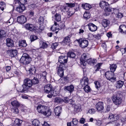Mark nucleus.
<instances>
[{"instance_id": "nucleus-1", "label": "nucleus", "mask_w": 126, "mask_h": 126, "mask_svg": "<svg viewBox=\"0 0 126 126\" xmlns=\"http://www.w3.org/2000/svg\"><path fill=\"white\" fill-rule=\"evenodd\" d=\"M32 61L31 58L26 53H24L20 59V62L23 64L26 65L30 63Z\"/></svg>"}, {"instance_id": "nucleus-2", "label": "nucleus", "mask_w": 126, "mask_h": 126, "mask_svg": "<svg viewBox=\"0 0 126 126\" xmlns=\"http://www.w3.org/2000/svg\"><path fill=\"white\" fill-rule=\"evenodd\" d=\"M105 75L107 79L110 82H114L116 81V77L114 73L108 71L105 73Z\"/></svg>"}, {"instance_id": "nucleus-3", "label": "nucleus", "mask_w": 126, "mask_h": 126, "mask_svg": "<svg viewBox=\"0 0 126 126\" xmlns=\"http://www.w3.org/2000/svg\"><path fill=\"white\" fill-rule=\"evenodd\" d=\"M90 58L89 55L87 54L84 53L83 54L80 59V63L81 64L84 66L86 65L85 63L86 61L87 62L88 60Z\"/></svg>"}, {"instance_id": "nucleus-4", "label": "nucleus", "mask_w": 126, "mask_h": 126, "mask_svg": "<svg viewBox=\"0 0 126 126\" xmlns=\"http://www.w3.org/2000/svg\"><path fill=\"white\" fill-rule=\"evenodd\" d=\"M79 43V46L82 48L87 47L88 44V40L83 38L80 39L76 40Z\"/></svg>"}, {"instance_id": "nucleus-5", "label": "nucleus", "mask_w": 126, "mask_h": 126, "mask_svg": "<svg viewBox=\"0 0 126 126\" xmlns=\"http://www.w3.org/2000/svg\"><path fill=\"white\" fill-rule=\"evenodd\" d=\"M23 84L25 89L27 90L29 89L32 85L31 80L28 78L25 79L24 80Z\"/></svg>"}, {"instance_id": "nucleus-6", "label": "nucleus", "mask_w": 126, "mask_h": 126, "mask_svg": "<svg viewBox=\"0 0 126 126\" xmlns=\"http://www.w3.org/2000/svg\"><path fill=\"white\" fill-rule=\"evenodd\" d=\"M112 100L113 103L116 105L119 106L120 104L122 102V99L115 95L112 96Z\"/></svg>"}, {"instance_id": "nucleus-7", "label": "nucleus", "mask_w": 126, "mask_h": 126, "mask_svg": "<svg viewBox=\"0 0 126 126\" xmlns=\"http://www.w3.org/2000/svg\"><path fill=\"white\" fill-rule=\"evenodd\" d=\"M44 91L46 93L49 94L50 92L54 91L53 89L52 85L50 84H48L44 86Z\"/></svg>"}, {"instance_id": "nucleus-8", "label": "nucleus", "mask_w": 126, "mask_h": 126, "mask_svg": "<svg viewBox=\"0 0 126 126\" xmlns=\"http://www.w3.org/2000/svg\"><path fill=\"white\" fill-rule=\"evenodd\" d=\"M96 110L99 111L103 112L104 109L103 103L101 102H99L95 105Z\"/></svg>"}, {"instance_id": "nucleus-9", "label": "nucleus", "mask_w": 126, "mask_h": 126, "mask_svg": "<svg viewBox=\"0 0 126 126\" xmlns=\"http://www.w3.org/2000/svg\"><path fill=\"white\" fill-rule=\"evenodd\" d=\"M25 27L26 29L30 31H34L35 29L34 25L31 24L27 23L25 25Z\"/></svg>"}, {"instance_id": "nucleus-10", "label": "nucleus", "mask_w": 126, "mask_h": 126, "mask_svg": "<svg viewBox=\"0 0 126 126\" xmlns=\"http://www.w3.org/2000/svg\"><path fill=\"white\" fill-rule=\"evenodd\" d=\"M11 120L12 121L14 122V126H21V123L22 122V120L19 119H16V118H12Z\"/></svg>"}, {"instance_id": "nucleus-11", "label": "nucleus", "mask_w": 126, "mask_h": 126, "mask_svg": "<svg viewBox=\"0 0 126 126\" xmlns=\"http://www.w3.org/2000/svg\"><path fill=\"white\" fill-rule=\"evenodd\" d=\"M19 5V6L16 7V9L18 12L20 13L22 12L25 10L26 7L24 4H17V5Z\"/></svg>"}, {"instance_id": "nucleus-12", "label": "nucleus", "mask_w": 126, "mask_h": 126, "mask_svg": "<svg viewBox=\"0 0 126 126\" xmlns=\"http://www.w3.org/2000/svg\"><path fill=\"white\" fill-rule=\"evenodd\" d=\"M17 21L19 23L23 24L26 22V18L23 15L18 16L17 17Z\"/></svg>"}, {"instance_id": "nucleus-13", "label": "nucleus", "mask_w": 126, "mask_h": 126, "mask_svg": "<svg viewBox=\"0 0 126 126\" xmlns=\"http://www.w3.org/2000/svg\"><path fill=\"white\" fill-rule=\"evenodd\" d=\"M68 57L61 56L59 57V62L61 64H64L67 63Z\"/></svg>"}, {"instance_id": "nucleus-14", "label": "nucleus", "mask_w": 126, "mask_h": 126, "mask_svg": "<svg viewBox=\"0 0 126 126\" xmlns=\"http://www.w3.org/2000/svg\"><path fill=\"white\" fill-rule=\"evenodd\" d=\"M74 86L72 84L69 86H65L63 88V89L65 91H68L70 93L74 90Z\"/></svg>"}, {"instance_id": "nucleus-15", "label": "nucleus", "mask_w": 126, "mask_h": 126, "mask_svg": "<svg viewBox=\"0 0 126 126\" xmlns=\"http://www.w3.org/2000/svg\"><path fill=\"white\" fill-rule=\"evenodd\" d=\"M46 108V106H42L41 105H39L37 107V110L39 113H41L43 114Z\"/></svg>"}, {"instance_id": "nucleus-16", "label": "nucleus", "mask_w": 126, "mask_h": 126, "mask_svg": "<svg viewBox=\"0 0 126 126\" xmlns=\"http://www.w3.org/2000/svg\"><path fill=\"white\" fill-rule=\"evenodd\" d=\"M16 90L18 92L21 93H26L28 91L27 90L24 88L23 84L22 86H18L16 89Z\"/></svg>"}, {"instance_id": "nucleus-17", "label": "nucleus", "mask_w": 126, "mask_h": 126, "mask_svg": "<svg viewBox=\"0 0 126 126\" xmlns=\"http://www.w3.org/2000/svg\"><path fill=\"white\" fill-rule=\"evenodd\" d=\"M88 78L86 77H84L80 80V83L82 86H84L88 84Z\"/></svg>"}, {"instance_id": "nucleus-18", "label": "nucleus", "mask_w": 126, "mask_h": 126, "mask_svg": "<svg viewBox=\"0 0 126 126\" xmlns=\"http://www.w3.org/2000/svg\"><path fill=\"white\" fill-rule=\"evenodd\" d=\"M89 29L92 32L96 31L97 29V27L94 24L90 23L88 25Z\"/></svg>"}, {"instance_id": "nucleus-19", "label": "nucleus", "mask_w": 126, "mask_h": 126, "mask_svg": "<svg viewBox=\"0 0 126 126\" xmlns=\"http://www.w3.org/2000/svg\"><path fill=\"white\" fill-rule=\"evenodd\" d=\"M51 114V110L49 108L46 107V108L45 109L43 114L44 115L48 116L50 115Z\"/></svg>"}, {"instance_id": "nucleus-20", "label": "nucleus", "mask_w": 126, "mask_h": 126, "mask_svg": "<svg viewBox=\"0 0 126 126\" xmlns=\"http://www.w3.org/2000/svg\"><path fill=\"white\" fill-rule=\"evenodd\" d=\"M119 30L122 33L126 34V26L124 25H121L119 27Z\"/></svg>"}, {"instance_id": "nucleus-21", "label": "nucleus", "mask_w": 126, "mask_h": 126, "mask_svg": "<svg viewBox=\"0 0 126 126\" xmlns=\"http://www.w3.org/2000/svg\"><path fill=\"white\" fill-rule=\"evenodd\" d=\"M6 45L9 47H11L14 46L13 41L10 38H7L6 40Z\"/></svg>"}, {"instance_id": "nucleus-22", "label": "nucleus", "mask_w": 126, "mask_h": 126, "mask_svg": "<svg viewBox=\"0 0 126 126\" xmlns=\"http://www.w3.org/2000/svg\"><path fill=\"white\" fill-rule=\"evenodd\" d=\"M61 108L60 106L57 107L55 108L54 110L56 115L59 116L61 112Z\"/></svg>"}, {"instance_id": "nucleus-23", "label": "nucleus", "mask_w": 126, "mask_h": 126, "mask_svg": "<svg viewBox=\"0 0 126 126\" xmlns=\"http://www.w3.org/2000/svg\"><path fill=\"white\" fill-rule=\"evenodd\" d=\"M97 60L96 59L90 58L87 61L88 63L91 65H93L97 63Z\"/></svg>"}, {"instance_id": "nucleus-24", "label": "nucleus", "mask_w": 126, "mask_h": 126, "mask_svg": "<svg viewBox=\"0 0 126 126\" xmlns=\"http://www.w3.org/2000/svg\"><path fill=\"white\" fill-rule=\"evenodd\" d=\"M110 23V22L109 20L106 19H104L102 21V24L103 26L105 28L109 26Z\"/></svg>"}, {"instance_id": "nucleus-25", "label": "nucleus", "mask_w": 126, "mask_h": 126, "mask_svg": "<svg viewBox=\"0 0 126 126\" xmlns=\"http://www.w3.org/2000/svg\"><path fill=\"white\" fill-rule=\"evenodd\" d=\"M10 53V56L12 57H14L17 55V52L16 49H11L9 50Z\"/></svg>"}, {"instance_id": "nucleus-26", "label": "nucleus", "mask_w": 126, "mask_h": 126, "mask_svg": "<svg viewBox=\"0 0 126 126\" xmlns=\"http://www.w3.org/2000/svg\"><path fill=\"white\" fill-rule=\"evenodd\" d=\"M100 6L102 8H104V7L105 8L108 6H109V4L108 2L104 1H101L99 4Z\"/></svg>"}, {"instance_id": "nucleus-27", "label": "nucleus", "mask_w": 126, "mask_h": 126, "mask_svg": "<svg viewBox=\"0 0 126 126\" xmlns=\"http://www.w3.org/2000/svg\"><path fill=\"white\" fill-rule=\"evenodd\" d=\"M124 84V82L122 80H119L117 81L116 84V86L117 88H121Z\"/></svg>"}, {"instance_id": "nucleus-28", "label": "nucleus", "mask_w": 126, "mask_h": 126, "mask_svg": "<svg viewBox=\"0 0 126 126\" xmlns=\"http://www.w3.org/2000/svg\"><path fill=\"white\" fill-rule=\"evenodd\" d=\"M81 6L84 9L87 10H89L92 7L91 5L86 3L85 4H82Z\"/></svg>"}, {"instance_id": "nucleus-29", "label": "nucleus", "mask_w": 126, "mask_h": 126, "mask_svg": "<svg viewBox=\"0 0 126 126\" xmlns=\"http://www.w3.org/2000/svg\"><path fill=\"white\" fill-rule=\"evenodd\" d=\"M27 2V0H16L14 1L15 5L16 6H17V4H24L23 3H26Z\"/></svg>"}, {"instance_id": "nucleus-30", "label": "nucleus", "mask_w": 126, "mask_h": 126, "mask_svg": "<svg viewBox=\"0 0 126 126\" xmlns=\"http://www.w3.org/2000/svg\"><path fill=\"white\" fill-rule=\"evenodd\" d=\"M110 71L114 73L117 68V65L115 64H113L111 65L110 64Z\"/></svg>"}, {"instance_id": "nucleus-31", "label": "nucleus", "mask_w": 126, "mask_h": 126, "mask_svg": "<svg viewBox=\"0 0 126 126\" xmlns=\"http://www.w3.org/2000/svg\"><path fill=\"white\" fill-rule=\"evenodd\" d=\"M102 63H98L94 67V70L95 71L94 73H95L97 71L99 70L100 68V67L102 65Z\"/></svg>"}, {"instance_id": "nucleus-32", "label": "nucleus", "mask_w": 126, "mask_h": 126, "mask_svg": "<svg viewBox=\"0 0 126 126\" xmlns=\"http://www.w3.org/2000/svg\"><path fill=\"white\" fill-rule=\"evenodd\" d=\"M11 104L14 107H17L19 106V104L18 101L16 100L13 101Z\"/></svg>"}, {"instance_id": "nucleus-33", "label": "nucleus", "mask_w": 126, "mask_h": 126, "mask_svg": "<svg viewBox=\"0 0 126 126\" xmlns=\"http://www.w3.org/2000/svg\"><path fill=\"white\" fill-rule=\"evenodd\" d=\"M54 101L57 103H61L63 102V99L59 97H56L54 98Z\"/></svg>"}, {"instance_id": "nucleus-34", "label": "nucleus", "mask_w": 126, "mask_h": 126, "mask_svg": "<svg viewBox=\"0 0 126 126\" xmlns=\"http://www.w3.org/2000/svg\"><path fill=\"white\" fill-rule=\"evenodd\" d=\"M6 35V33L5 30L3 29H1L0 30V39L5 37Z\"/></svg>"}, {"instance_id": "nucleus-35", "label": "nucleus", "mask_w": 126, "mask_h": 126, "mask_svg": "<svg viewBox=\"0 0 126 126\" xmlns=\"http://www.w3.org/2000/svg\"><path fill=\"white\" fill-rule=\"evenodd\" d=\"M19 46H22L23 47H25L27 45L26 41L25 40H22L19 42Z\"/></svg>"}, {"instance_id": "nucleus-36", "label": "nucleus", "mask_w": 126, "mask_h": 126, "mask_svg": "<svg viewBox=\"0 0 126 126\" xmlns=\"http://www.w3.org/2000/svg\"><path fill=\"white\" fill-rule=\"evenodd\" d=\"M6 4L4 2L1 1L0 2V9L3 11L4 9L6 8Z\"/></svg>"}, {"instance_id": "nucleus-37", "label": "nucleus", "mask_w": 126, "mask_h": 126, "mask_svg": "<svg viewBox=\"0 0 126 126\" xmlns=\"http://www.w3.org/2000/svg\"><path fill=\"white\" fill-rule=\"evenodd\" d=\"M70 42V38L68 36H67L65 38L63 39V42L66 45L69 43Z\"/></svg>"}, {"instance_id": "nucleus-38", "label": "nucleus", "mask_w": 126, "mask_h": 126, "mask_svg": "<svg viewBox=\"0 0 126 126\" xmlns=\"http://www.w3.org/2000/svg\"><path fill=\"white\" fill-rule=\"evenodd\" d=\"M32 124L35 126H39L40 123L37 119H35L32 122Z\"/></svg>"}, {"instance_id": "nucleus-39", "label": "nucleus", "mask_w": 126, "mask_h": 126, "mask_svg": "<svg viewBox=\"0 0 126 126\" xmlns=\"http://www.w3.org/2000/svg\"><path fill=\"white\" fill-rule=\"evenodd\" d=\"M69 8L68 6H65L61 8V11L64 12H67L69 11Z\"/></svg>"}, {"instance_id": "nucleus-40", "label": "nucleus", "mask_w": 126, "mask_h": 126, "mask_svg": "<svg viewBox=\"0 0 126 126\" xmlns=\"http://www.w3.org/2000/svg\"><path fill=\"white\" fill-rule=\"evenodd\" d=\"M58 74L59 76L60 77L63 76L64 75V72L63 69H58Z\"/></svg>"}, {"instance_id": "nucleus-41", "label": "nucleus", "mask_w": 126, "mask_h": 126, "mask_svg": "<svg viewBox=\"0 0 126 126\" xmlns=\"http://www.w3.org/2000/svg\"><path fill=\"white\" fill-rule=\"evenodd\" d=\"M47 75V73L46 71H44L42 73L41 75L42 78L44 79V81L45 82H46L47 81L46 79V75Z\"/></svg>"}, {"instance_id": "nucleus-42", "label": "nucleus", "mask_w": 126, "mask_h": 126, "mask_svg": "<svg viewBox=\"0 0 126 126\" xmlns=\"http://www.w3.org/2000/svg\"><path fill=\"white\" fill-rule=\"evenodd\" d=\"M50 94L49 93L47 95V96L49 98H51L53 96H55L57 95V94L54 91L50 92Z\"/></svg>"}, {"instance_id": "nucleus-43", "label": "nucleus", "mask_w": 126, "mask_h": 126, "mask_svg": "<svg viewBox=\"0 0 126 126\" xmlns=\"http://www.w3.org/2000/svg\"><path fill=\"white\" fill-rule=\"evenodd\" d=\"M81 106L79 104L75 105L74 106V110L77 112L80 111Z\"/></svg>"}, {"instance_id": "nucleus-44", "label": "nucleus", "mask_w": 126, "mask_h": 126, "mask_svg": "<svg viewBox=\"0 0 126 126\" xmlns=\"http://www.w3.org/2000/svg\"><path fill=\"white\" fill-rule=\"evenodd\" d=\"M83 16L84 19H88L90 17V14L89 13L85 12L83 14Z\"/></svg>"}, {"instance_id": "nucleus-45", "label": "nucleus", "mask_w": 126, "mask_h": 126, "mask_svg": "<svg viewBox=\"0 0 126 126\" xmlns=\"http://www.w3.org/2000/svg\"><path fill=\"white\" fill-rule=\"evenodd\" d=\"M55 20L57 21H59L61 20V15L59 14L56 13L55 15Z\"/></svg>"}, {"instance_id": "nucleus-46", "label": "nucleus", "mask_w": 126, "mask_h": 126, "mask_svg": "<svg viewBox=\"0 0 126 126\" xmlns=\"http://www.w3.org/2000/svg\"><path fill=\"white\" fill-rule=\"evenodd\" d=\"M83 89L84 91L87 93L89 92L91 90L90 87L88 85L85 86L83 88Z\"/></svg>"}, {"instance_id": "nucleus-47", "label": "nucleus", "mask_w": 126, "mask_h": 126, "mask_svg": "<svg viewBox=\"0 0 126 126\" xmlns=\"http://www.w3.org/2000/svg\"><path fill=\"white\" fill-rule=\"evenodd\" d=\"M68 56L72 58H74L76 56V54L73 52H70L68 53Z\"/></svg>"}, {"instance_id": "nucleus-48", "label": "nucleus", "mask_w": 126, "mask_h": 126, "mask_svg": "<svg viewBox=\"0 0 126 126\" xmlns=\"http://www.w3.org/2000/svg\"><path fill=\"white\" fill-rule=\"evenodd\" d=\"M32 84H38L39 82V80L37 78L34 77L33 79L31 80Z\"/></svg>"}, {"instance_id": "nucleus-49", "label": "nucleus", "mask_w": 126, "mask_h": 126, "mask_svg": "<svg viewBox=\"0 0 126 126\" xmlns=\"http://www.w3.org/2000/svg\"><path fill=\"white\" fill-rule=\"evenodd\" d=\"M44 18L43 16H40L38 19V22L40 23V24H42L44 23Z\"/></svg>"}, {"instance_id": "nucleus-50", "label": "nucleus", "mask_w": 126, "mask_h": 126, "mask_svg": "<svg viewBox=\"0 0 126 126\" xmlns=\"http://www.w3.org/2000/svg\"><path fill=\"white\" fill-rule=\"evenodd\" d=\"M38 38V37L37 36L34 35H31L30 37V39L31 42L33 41Z\"/></svg>"}, {"instance_id": "nucleus-51", "label": "nucleus", "mask_w": 126, "mask_h": 126, "mask_svg": "<svg viewBox=\"0 0 126 126\" xmlns=\"http://www.w3.org/2000/svg\"><path fill=\"white\" fill-rule=\"evenodd\" d=\"M57 25V23L55 22L54 23V25L50 28V29L53 31H56L57 30H58L57 29H56V26Z\"/></svg>"}, {"instance_id": "nucleus-52", "label": "nucleus", "mask_w": 126, "mask_h": 126, "mask_svg": "<svg viewBox=\"0 0 126 126\" xmlns=\"http://www.w3.org/2000/svg\"><path fill=\"white\" fill-rule=\"evenodd\" d=\"M58 45V43H55L52 44L51 47L53 50L56 49Z\"/></svg>"}, {"instance_id": "nucleus-53", "label": "nucleus", "mask_w": 126, "mask_h": 126, "mask_svg": "<svg viewBox=\"0 0 126 126\" xmlns=\"http://www.w3.org/2000/svg\"><path fill=\"white\" fill-rule=\"evenodd\" d=\"M114 115L112 113L109 114L108 119L110 120L113 121Z\"/></svg>"}, {"instance_id": "nucleus-54", "label": "nucleus", "mask_w": 126, "mask_h": 126, "mask_svg": "<svg viewBox=\"0 0 126 126\" xmlns=\"http://www.w3.org/2000/svg\"><path fill=\"white\" fill-rule=\"evenodd\" d=\"M12 110L15 114H17L18 112V110L17 107L13 108Z\"/></svg>"}, {"instance_id": "nucleus-55", "label": "nucleus", "mask_w": 126, "mask_h": 126, "mask_svg": "<svg viewBox=\"0 0 126 126\" xmlns=\"http://www.w3.org/2000/svg\"><path fill=\"white\" fill-rule=\"evenodd\" d=\"M94 83L95 85V87L97 89H99L100 87V83L98 81H96L94 82Z\"/></svg>"}, {"instance_id": "nucleus-56", "label": "nucleus", "mask_w": 126, "mask_h": 126, "mask_svg": "<svg viewBox=\"0 0 126 126\" xmlns=\"http://www.w3.org/2000/svg\"><path fill=\"white\" fill-rule=\"evenodd\" d=\"M66 5L67 6H68L69 8V7L71 8L74 7L75 6V3H66Z\"/></svg>"}, {"instance_id": "nucleus-57", "label": "nucleus", "mask_w": 126, "mask_h": 126, "mask_svg": "<svg viewBox=\"0 0 126 126\" xmlns=\"http://www.w3.org/2000/svg\"><path fill=\"white\" fill-rule=\"evenodd\" d=\"M72 124L75 125H76L78 123V120L76 118H73L72 121Z\"/></svg>"}, {"instance_id": "nucleus-58", "label": "nucleus", "mask_w": 126, "mask_h": 126, "mask_svg": "<svg viewBox=\"0 0 126 126\" xmlns=\"http://www.w3.org/2000/svg\"><path fill=\"white\" fill-rule=\"evenodd\" d=\"M108 6L106 7L105 9V11L106 12H111L112 11V10L113 9L111 8L110 7H108Z\"/></svg>"}, {"instance_id": "nucleus-59", "label": "nucleus", "mask_w": 126, "mask_h": 126, "mask_svg": "<svg viewBox=\"0 0 126 126\" xmlns=\"http://www.w3.org/2000/svg\"><path fill=\"white\" fill-rule=\"evenodd\" d=\"M88 112L91 114H94L95 112V110L93 109H90L89 110Z\"/></svg>"}, {"instance_id": "nucleus-60", "label": "nucleus", "mask_w": 126, "mask_h": 126, "mask_svg": "<svg viewBox=\"0 0 126 126\" xmlns=\"http://www.w3.org/2000/svg\"><path fill=\"white\" fill-rule=\"evenodd\" d=\"M48 45L45 42H43L42 44V48H46L47 47Z\"/></svg>"}, {"instance_id": "nucleus-61", "label": "nucleus", "mask_w": 126, "mask_h": 126, "mask_svg": "<svg viewBox=\"0 0 126 126\" xmlns=\"http://www.w3.org/2000/svg\"><path fill=\"white\" fill-rule=\"evenodd\" d=\"M102 124V122L100 120H96V124L98 126H100Z\"/></svg>"}, {"instance_id": "nucleus-62", "label": "nucleus", "mask_w": 126, "mask_h": 126, "mask_svg": "<svg viewBox=\"0 0 126 126\" xmlns=\"http://www.w3.org/2000/svg\"><path fill=\"white\" fill-rule=\"evenodd\" d=\"M68 13H67V17L69 18L71 16H72L73 14L74 13L73 12L72 13V12L70 11H69V12H68Z\"/></svg>"}, {"instance_id": "nucleus-63", "label": "nucleus", "mask_w": 126, "mask_h": 126, "mask_svg": "<svg viewBox=\"0 0 126 126\" xmlns=\"http://www.w3.org/2000/svg\"><path fill=\"white\" fill-rule=\"evenodd\" d=\"M119 119V116L118 115H114L113 121H116Z\"/></svg>"}, {"instance_id": "nucleus-64", "label": "nucleus", "mask_w": 126, "mask_h": 126, "mask_svg": "<svg viewBox=\"0 0 126 126\" xmlns=\"http://www.w3.org/2000/svg\"><path fill=\"white\" fill-rule=\"evenodd\" d=\"M69 104L73 105L75 104V101H73L72 99H70L68 101V103Z\"/></svg>"}]
</instances>
